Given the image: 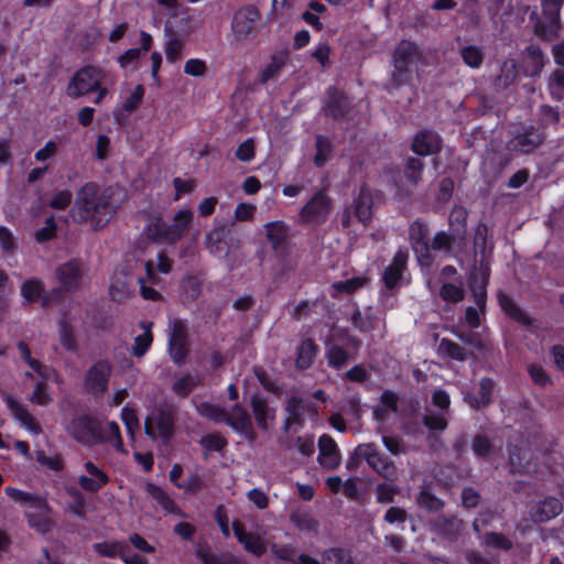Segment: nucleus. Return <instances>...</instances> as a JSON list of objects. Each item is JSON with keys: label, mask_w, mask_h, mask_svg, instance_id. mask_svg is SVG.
<instances>
[{"label": "nucleus", "mask_w": 564, "mask_h": 564, "mask_svg": "<svg viewBox=\"0 0 564 564\" xmlns=\"http://www.w3.org/2000/svg\"><path fill=\"white\" fill-rule=\"evenodd\" d=\"M73 213L75 221L87 223L94 230H98L111 220L117 207L108 189L100 191L97 183L87 182L77 192Z\"/></svg>", "instance_id": "1"}, {"label": "nucleus", "mask_w": 564, "mask_h": 564, "mask_svg": "<svg viewBox=\"0 0 564 564\" xmlns=\"http://www.w3.org/2000/svg\"><path fill=\"white\" fill-rule=\"evenodd\" d=\"M194 218L192 209L182 208L167 224L161 215L151 216L145 225L144 234L152 242L174 245L189 230Z\"/></svg>", "instance_id": "2"}, {"label": "nucleus", "mask_w": 564, "mask_h": 564, "mask_svg": "<svg viewBox=\"0 0 564 564\" xmlns=\"http://www.w3.org/2000/svg\"><path fill=\"white\" fill-rule=\"evenodd\" d=\"M564 0H541L542 12L532 11L529 15L533 34L550 42L558 37L562 29L561 11Z\"/></svg>", "instance_id": "3"}, {"label": "nucleus", "mask_w": 564, "mask_h": 564, "mask_svg": "<svg viewBox=\"0 0 564 564\" xmlns=\"http://www.w3.org/2000/svg\"><path fill=\"white\" fill-rule=\"evenodd\" d=\"M67 433L84 445L104 444L110 441L102 430L101 422L91 414L84 413L73 417L66 426Z\"/></svg>", "instance_id": "4"}, {"label": "nucleus", "mask_w": 564, "mask_h": 564, "mask_svg": "<svg viewBox=\"0 0 564 564\" xmlns=\"http://www.w3.org/2000/svg\"><path fill=\"white\" fill-rule=\"evenodd\" d=\"M419 55L417 45L409 40H402L392 54L393 72L391 83L394 88L408 85L412 80L411 66Z\"/></svg>", "instance_id": "5"}, {"label": "nucleus", "mask_w": 564, "mask_h": 564, "mask_svg": "<svg viewBox=\"0 0 564 564\" xmlns=\"http://www.w3.org/2000/svg\"><path fill=\"white\" fill-rule=\"evenodd\" d=\"M105 70L95 65H85L78 68L69 78L66 95L72 99L95 93L104 82Z\"/></svg>", "instance_id": "6"}, {"label": "nucleus", "mask_w": 564, "mask_h": 564, "mask_svg": "<svg viewBox=\"0 0 564 564\" xmlns=\"http://www.w3.org/2000/svg\"><path fill=\"white\" fill-rule=\"evenodd\" d=\"M511 138L507 142V148L511 152L519 154H531L538 150L546 140L545 132L533 126L521 123L511 132Z\"/></svg>", "instance_id": "7"}, {"label": "nucleus", "mask_w": 564, "mask_h": 564, "mask_svg": "<svg viewBox=\"0 0 564 564\" xmlns=\"http://www.w3.org/2000/svg\"><path fill=\"white\" fill-rule=\"evenodd\" d=\"M175 416L167 408H156L144 420V433L152 440L167 444L175 434Z\"/></svg>", "instance_id": "8"}, {"label": "nucleus", "mask_w": 564, "mask_h": 564, "mask_svg": "<svg viewBox=\"0 0 564 564\" xmlns=\"http://www.w3.org/2000/svg\"><path fill=\"white\" fill-rule=\"evenodd\" d=\"M332 204V198L324 189L316 191L300 209V221L313 227L323 225L329 217Z\"/></svg>", "instance_id": "9"}, {"label": "nucleus", "mask_w": 564, "mask_h": 564, "mask_svg": "<svg viewBox=\"0 0 564 564\" xmlns=\"http://www.w3.org/2000/svg\"><path fill=\"white\" fill-rule=\"evenodd\" d=\"M189 349L191 339L187 324L181 318H174L171 323L167 339V352L171 360L176 366H183L188 357Z\"/></svg>", "instance_id": "10"}, {"label": "nucleus", "mask_w": 564, "mask_h": 564, "mask_svg": "<svg viewBox=\"0 0 564 564\" xmlns=\"http://www.w3.org/2000/svg\"><path fill=\"white\" fill-rule=\"evenodd\" d=\"M409 237L419 264L421 267H431L434 263V257L430 248V230L427 225L420 219L414 220L410 225Z\"/></svg>", "instance_id": "11"}, {"label": "nucleus", "mask_w": 564, "mask_h": 564, "mask_svg": "<svg viewBox=\"0 0 564 564\" xmlns=\"http://www.w3.org/2000/svg\"><path fill=\"white\" fill-rule=\"evenodd\" d=\"M357 457L365 459L379 476L393 480L397 477V468L393 462L381 454L373 443L362 444L356 447Z\"/></svg>", "instance_id": "12"}, {"label": "nucleus", "mask_w": 564, "mask_h": 564, "mask_svg": "<svg viewBox=\"0 0 564 564\" xmlns=\"http://www.w3.org/2000/svg\"><path fill=\"white\" fill-rule=\"evenodd\" d=\"M111 365L108 360L100 359L96 361L85 373L84 387L88 393L95 397H101L108 390Z\"/></svg>", "instance_id": "13"}, {"label": "nucleus", "mask_w": 564, "mask_h": 564, "mask_svg": "<svg viewBox=\"0 0 564 564\" xmlns=\"http://www.w3.org/2000/svg\"><path fill=\"white\" fill-rule=\"evenodd\" d=\"M260 19L257 7L249 4L237 10L232 17L231 30L237 41L246 40L252 32L256 22Z\"/></svg>", "instance_id": "14"}, {"label": "nucleus", "mask_w": 564, "mask_h": 564, "mask_svg": "<svg viewBox=\"0 0 564 564\" xmlns=\"http://www.w3.org/2000/svg\"><path fill=\"white\" fill-rule=\"evenodd\" d=\"M408 260V250L400 248L395 251L391 262L384 268L381 281L388 291L392 292L400 285L406 270Z\"/></svg>", "instance_id": "15"}, {"label": "nucleus", "mask_w": 564, "mask_h": 564, "mask_svg": "<svg viewBox=\"0 0 564 564\" xmlns=\"http://www.w3.org/2000/svg\"><path fill=\"white\" fill-rule=\"evenodd\" d=\"M443 148V140L433 130L422 129L412 139L411 151L419 156L437 155Z\"/></svg>", "instance_id": "16"}, {"label": "nucleus", "mask_w": 564, "mask_h": 564, "mask_svg": "<svg viewBox=\"0 0 564 564\" xmlns=\"http://www.w3.org/2000/svg\"><path fill=\"white\" fill-rule=\"evenodd\" d=\"M55 279L66 293L79 289L83 280V270L77 260H68L55 269Z\"/></svg>", "instance_id": "17"}, {"label": "nucleus", "mask_w": 564, "mask_h": 564, "mask_svg": "<svg viewBox=\"0 0 564 564\" xmlns=\"http://www.w3.org/2000/svg\"><path fill=\"white\" fill-rule=\"evenodd\" d=\"M225 424L236 433L245 435L247 440H256L251 416L241 404L236 403L231 406L230 414L228 413Z\"/></svg>", "instance_id": "18"}, {"label": "nucleus", "mask_w": 564, "mask_h": 564, "mask_svg": "<svg viewBox=\"0 0 564 564\" xmlns=\"http://www.w3.org/2000/svg\"><path fill=\"white\" fill-rule=\"evenodd\" d=\"M349 111V101L344 91L335 86H330L326 90V101L324 105V113L335 120L344 118Z\"/></svg>", "instance_id": "19"}, {"label": "nucleus", "mask_w": 564, "mask_h": 564, "mask_svg": "<svg viewBox=\"0 0 564 564\" xmlns=\"http://www.w3.org/2000/svg\"><path fill=\"white\" fill-rule=\"evenodd\" d=\"M267 239L275 253H286L289 249L290 227L282 220L265 224Z\"/></svg>", "instance_id": "20"}, {"label": "nucleus", "mask_w": 564, "mask_h": 564, "mask_svg": "<svg viewBox=\"0 0 564 564\" xmlns=\"http://www.w3.org/2000/svg\"><path fill=\"white\" fill-rule=\"evenodd\" d=\"M496 382L490 377H482L479 380V389L477 393L467 392L464 401L475 411L487 408L492 402V395Z\"/></svg>", "instance_id": "21"}, {"label": "nucleus", "mask_w": 564, "mask_h": 564, "mask_svg": "<svg viewBox=\"0 0 564 564\" xmlns=\"http://www.w3.org/2000/svg\"><path fill=\"white\" fill-rule=\"evenodd\" d=\"M232 531L238 542L243 545V549L247 552L257 557H260L265 553L267 546L260 535L247 532L245 524L239 520H235L232 522Z\"/></svg>", "instance_id": "22"}, {"label": "nucleus", "mask_w": 564, "mask_h": 564, "mask_svg": "<svg viewBox=\"0 0 564 564\" xmlns=\"http://www.w3.org/2000/svg\"><path fill=\"white\" fill-rule=\"evenodd\" d=\"M84 467L90 477L85 475H80L78 477L77 482L83 490L90 494H96L110 481L108 474L100 469L93 462H86Z\"/></svg>", "instance_id": "23"}, {"label": "nucleus", "mask_w": 564, "mask_h": 564, "mask_svg": "<svg viewBox=\"0 0 564 564\" xmlns=\"http://www.w3.org/2000/svg\"><path fill=\"white\" fill-rule=\"evenodd\" d=\"M463 524V520L454 514H441L431 522L432 530L449 541L458 539Z\"/></svg>", "instance_id": "24"}, {"label": "nucleus", "mask_w": 564, "mask_h": 564, "mask_svg": "<svg viewBox=\"0 0 564 564\" xmlns=\"http://www.w3.org/2000/svg\"><path fill=\"white\" fill-rule=\"evenodd\" d=\"M6 404L12 416L29 432L34 435L42 433V427L36 419L13 397H6Z\"/></svg>", "instance_id": "25"}, {"label": "nucleus", "mask_w": 564, "mask_h": 564, "mask_svg": "<svg viewBox=\"0 0 564 564\" xmlns=\"http://www.w3.org/2000/svg\"><path fill=\"white\" fill-rule=\"evenodd\" d=\"M497 301L502 312L512 321L522 326H532L535 322L530 317L507 293L499 291Z\"/></svg>", "instance_id": "26"}, {"label": "nucleus", "mask_w": 564, "mask_h": 564, "mask_svg": "<svg viewBox=\"0 0 564 564\" xmlns=\"http://www.w3.org/2000/svg\"><path fill=\"white\" fill-rule=\"evenodd\" d=\"M286 416L283 420V432L288 433L292 426L297 425L303 427L305 425V404L304 400L300 397L292 395L288 399L285 404Z\"/></svg>", "instance_id": "27"}, {"label": "nucleus", "mask_w": 564, "mask_h": 564, "mask_svg": "<svg viewBox=\"0 0 564 564\" xmlns=\"http://www.w3.org/2000/svg\"><path fill=\"white\" fill-rule=\"evenodd\" d=\"M318 462L322 466L334 469L339 464V449L334 438L323 434L318 438Z\"/></svg>", "instance_id": "28"}, {"label": "nucleus", "mask_w": 564, "mask_h": 564, "mask_svg": "<svg viewBox=\"0 0 564 564\" xmlns=\"http://www.w3.org/2000/svg\"><path fill=\"white\" fill-rule=\"evenodd\" d=\"M562 510V502L557 498L546 497L532 508L531 518L534 522H547L558 516Z\"/></svg>", "instance_id": "29"}, {"label": "nucleus", "mask_w": 564, "mask_h": 564, "mask_svg": "<svg viewBox=\"0 0 564 564\" xmlns=\"http://www.w3.org/2000/svg\"><path fill=\"white\" fill-rule=\"evenodd\" d=\"M4 492L14 502L20 503L21 506H28L33 509L42 510L45 511V513L50 512V507L46 499L40 495L25 492L11 486L7 487Z\"/></svg>", "instance_id": "30"}, {"label": "nucleus", "mask_w": 564, "mask_h": 564, "mask_svg": "<svg viewBox=\"0 0 564 564\" xmlns=\"http://www.w3.org/2000/svg\"><path fill=\"white\" fill-rule=\"evenodd\" d=\"M373 197L367 185H361L357 197L354 198L351 208L357 219L367 224L372 217Z\"/></svg>", "instance_id": "31"}, {"label": "nucleus", "mask_w": 564, "mask_h": 564, "mask_svg": "<svg viewBox=\"0 0 564 564\" xmlns=\"http://www.w3.org/2000/svg\"><path fill=\"white\" fill-rule=\"evenodd\" d=\"M147 492L151 496L153 500L167 513L185 517L183 510L176 505L174 499L160 486L148 482L145 486Z\"/></svg>", "instance_id": "32"}, {"label": "nucleus", "mask_w": 564, "mask_h": 564, "mask_svg": "<svg viewBox=\"0 0 564 564\" xmlns=\"http://www.w3.org/2000/svg\"><path fill=\"white\" fill-rule=\"evenodd\" d=\"M271 553L279 560L294 564H322L318 560L307 555H296V549L290 544H272Z\"/></svg>", "instance_id": "33"}, {"label": "nucleus", "mask_w": 564, "mask_h": 564, "mask_svg": "<svg viewBox=\"0 0 564 564\" xmlns=\"http://www.w3.org/2000/svg\"><path fill=\"white\" fill-rule=\"evenodd\" d=\"M518 77V65L516 59H505L499 69V74L494 80V86L497 90H505L510 87Z\"/></svg>", "instance_id": "34"}, {"label": "nucleus", "mask_w": 564, "mask_h": 564, "mask_svg": "<svg viewBox=\"0 0 564 564\" xmlns=\"http://www.w3.org/2000/svg\"><path fill=\"white\" fill-rule=\"evenodd\" d=\"M317 351L318 347L312 338L303 339L296 350V368L301 370L308 369L313 365Z\"/></svg>", "instance_id": "35"}, {"label": "nucleus", "mask_w": 564, "mask_h": 564, "mask_svg": "<svg viewBox=\"0 0 564 564\" xmlns=\"http://www.w3.org/2000/svg\"><path fill=\"white\" fill-rule=\"evenodd\" d=\"M289 57L290 55L288 51H281L271 55L270 62L265 65L259 75V82L261 84H267L269 80L274 78L286 65Z\"/></svg>", "instance_id": "36"}, {"label": "nucleus", "mask_w": 564, "mask_h": 564, "mask_svg": "<svg viewBox=\"0 0 564 564\" xmlns=\"http://www.w3.org/2000/svg\"><path fill=\"white\" fill-rule=\"evenodd\" d=\"M152 326V322L142 321L139 323V327L143 329V333L134 338V344L131 350V354L134 357L140 358L149 351L153 343Z\"/></svg>", "instance_id": "37"}, {"label": "nucleus", "mask_w": 564, "mask_h": 564, "mask_svg": "<svg viewBox=\"0 0 564 564\" xmlns=\"http://www.w3.org/2000/svg\"><path fill=\"white\" fill-rule=\"evenodd\" d=\"M172 264L173 261L165 252H159L156 265H154L152 260H148L145 262L144 268L148 281L152 284L159 283L160 278L158 276L156 271L167 274L172 270Z\"/></svg>", "instance_id": "38"}, {"label": "nucleus", "mask_w": 564, "mask_h": 564, "mask_svg": "<svg viewBox=\"0 0 564 564\" xmlns=\"http://www.w3.org/2000/svg\"><path fill=\"white\" fill-rule=\"evenodd\" d=\"M250 406L252 409V413L254 415L257 425L260 430L267 431L269 414H270V408L268 399L256 393L250 399Z\"/></svg>", "instance_id": "39"}, {"label": "nucleus", "mask_w": 564, "mask_h": 564, "mask_svg": "<svg viewBox=\"0 0 564 564\" xmlns=\"http://www.w3.org/2000/svg\"><path fill=\"white\" fill-rule=\"evenodd\" d=\"M525 57L529 61L528 76H539L544 68L546 57L539 45L530 44L524 50Z\"/></svg>", "instance_id": "40"}, {"label": "nucleus", "mask_w": 564, "mask_h": 564, "mask_svg": "<svg viewBox=\"0 0 564 564\" xmlns=\"http://www.w3.org/2000/svg\"><path fill=\"white\" fill-rule=\"evenodd\" d=\"M44 288L45 285L42 280L31 278L22 282L20 293L25 303L35 304L42 297Z\"/></svg>", "instance_id": "41"}, {"label": "nucleus", "mask_w": 564, "mask_h": 564, "mask_svg": "<svg viewBox=\"0 0 564 564\" xmlns=\"http://www.w3.org/2000/svg\"><path fill=\"white\" fill-rule=\"evenodd\" d=\"M94 549L100 556L120 560L124 552H129V545L124 541H104L96 543Z\"/></svg>", "instance_id": "42"}, {"label": "nucleus", "mask_w": 564, "mask_h": 564, "mask_svg": "<svg viewBox=\"0 0 564 564\" xmlns=\"http://www.w3.org/2000/svg\"><path fill=\"white\" fill-rule=\"evenodd\" d=\"M468 212L460 205H455L448 216L449 231L459 238L466 234Z\"/></svg>", "instance_id": "43"}, {"label": "nucleus", "mask_w": 564, "mask_h": 564, "mask_svg": "<svg viewBox=\"0 0 564 564\" xmlns=\"http://www.w3.org/2000/svg\"><path fill=\"white\" fill-rule=\"evenodd\" d=\"M325 357L328 367L336 370L341 369L349 360V354L345 348L337 344L329 343H326Z\"/></svg>", "instance_id": "44"}, {"label": "nucleus", "mask_w": 564, "mask_h": 564, "mask_svg": "<svg viewBox=\"0 0 564 564\" xmlns=\"http://www.w3.org/2000/svg\"><path fill=\"white\" fill-rule=\"evenodd\" d=\"M198 414L214 423H225L228 412L225 408L210 403L208 401L200 402L196 405Z\"/></svg>", "instance_id": "45"}, {"label": "nucleus", "mask_w": 564, "mask_h": 564, "mask_svg": "<svg viewBox=\"0 0 564 564\" xmlns=\"http://www.w3.org/2000/svg\"><path fill=\"white\" fill-rule=\"evenodd\" d=\"M368 282V279L365 276H354L344 281H338L332 284V296H336L337 294H354L356 291L364 288Z\"/></svg>", "instance_id": "46"}, {"label": "nucleus", "mask_w": 564, "mask_h": 564, "mask_svg": "<svg viewBox=\"0 0 564 564\" xmlns=\"http://www.w3.org/2000/svg\"><path fill=\"white\" fill-rule=\"evenodd\" d=\"M323 564H355L351 551L344 547H329L322 553Z\"/></svg>", "instance_id": "47"}, {"label": "nucleus", "mask_w": 564, "mask_h": 564, "mask_svg": "<svg viewBox=\"0 0 564 564\" xmlns=\"http://www.w3.org/2000/svg\"><path fill=\"white\" fill-rule=\"evenodd\" d=\"M561 120V112L558 107L550 105H541L538 109V123L539 128L556 127Z\"/></svg>", "instance_id": "48"}, {"label": "nucleus", "mask_w": 564, "mask_h": 564, "mask_svg": "<svg viewBox=\"0 0 564 564\" xmlns=\"http://www.w3.org/2000/svg\"><path fill=\"white\" fill-rule=\"evenodd\" d=\"M438 351L453 360L465 361L468 358L467 350L448 338H442L438 344Z\"/></svg>", "instance_id": "49"}, {"label": "nucleus", "mask_w": 564, "mask_h": 564, "mask_svg": "<svg viewBox=\"0 0 564 564\" xmlns=\"http://www.w3.org/2000/svg\"><path fill=\"white\" fill-rule=\"evenodd\" d=\"M460 57L466 66L478 69L484 63L485 53L480 47L470 44L460 48Z\"/></svg>", "instance_id": "50"}, {"label": "nucleus", "mask_w": 564, "mask_h": 564, "mask_svg": "<svg viewBox=\"0 0 564 564\" xmlns=\"http://www.w3.org/2000/svg\"><path fill=\"white\" fill-rule=\"evenodd\" d=\"M316 153L313 159V163L316 167H323L330 156L333 151L330 140L325 135H317L316 141Z\"/></svg>", "instance_id": "51"}, {"label": "nucleus", "mask_w": 564, "mask_h": 564, "mask_svg": "<svg viewBox=\"0 0 564 564\" xmlns=\"http://www.w3.org/2000/svg\"><path fill=\"white\" fill-rule=\"evenodd\" d=\"M471 449L478 459H487L494 452V444L489 436L477 433L473 438Z\"/></svg>", "instance_id": "52"}, {"label": "nucleus", "mask_w": 564, "mask_h": 564, "mask_svg": "<svg viewBox=\"0 0 564 564\" xmlns=\"http://www.w3.org/2000/svg\"><path fill=\"white\" fill-rule=\"evenodd\" d=\"M457 238L459 237L452 231H438L433 237L432 242H430L431 251H445L449 253Z\"/></svg>", "instance_id": "53"}, {"label": "nucleus", "mask_w": 564, "mask_h": 564, "mask_svg": "<svg viewBox=\"0 0 564 564\" xmlns=\"http://www.w3.org/2000/svg\"><path fill=\"white\" fill-rule=\"evenodd\" d=\"M551 97L561 100L564 97V68L553 69L547 80Z\"/></svg>", "instance_id": "54"}, {"label": "nucleus", "mask_w": 564, "mask_h": 564, "mask_svg": "<svg viewBox=\"0 0 564 564\" xmlns=\"http://www.w3.org/2000/svg\"><path fill=\"white\" fill-rule=\"evenodd\" d=\"M416 501L422 509L429 512H438L445 506L443 499L438 498L436 495L425 489L419 492Z\"/></svg>", "instance_id": "55"}, {"label": "nucleus", "mask_w": 564, "mask_h": 564, "mask_svg": "<svg viewBox=\"0 0 564 564\" xmlns=\"http://www.w3.org/2000/svg\"><path fill=\"white\" fill-rule=\"evenodd\" d=\"M59 343L66 351H78V343L74 336L73 327L66 321L59 323Z\"/></svg>", "instance_id": "56"}, {"label": "nucleus", "mask_w": 564, "mask_h": 564, "mask_svg": "<svg viewBox=\"0 0 564 564\" xmlns=\"http://www.w3.org/2000/svg\"><path fill=\"white\" fill-rule=\"evenodd\" d=\"M422 423L431 432H443L448 426V417L443 412H430L423 416Z\"/></svg>", "instance_id": "57"}, {"label": "nucleus", "mask_w": 564, "mask_h": 564, "mask_svg": "<svg viewBox=\"0 0 564 564\" xmlns=\"http://www.w3.org/2000/svg\"><path fill=\"white\" fill-rule=\"evenodd\" d=\"M352 325L362 333L372 332L376 329L378 324L377 315L369 313L362 315L358 310L351 315Z\"/></svg>", "instance_id": "58"}, {"label": "nucleus", "mask_w": 564, "mask_h": 564, "mask_svg": "<svg viewBox=\"0 0 564 564\" xmlns=\"http://www.w3.org/2000/svg\"><path fill=\"white\" fill-rule=\"evenodd\" d=\"M484 543L486 546L508 552L512 549V541L503 533L487 532L484 535Z\"/></svg>", "instance_id": "59"}, {"label": "nucleus", "mask_w": 564, "mask_h": 564, "mask_svg": "<svg viewBox=\"0 0 564 564\" xmlns=\"http://www.w3.org/2000/svg\"><path fill=\"white\" fill-rule=\"evenodd\" d=\"M200 446L210 452H223L227 445V440L219 433H208L199 440Z\"/></svg>", "instance_id": "60"}, {"label": "nucleus", "mask_w": 564, "mask_h": 564, "mask_svg": "<svg viewBox=\"0 0 564 564\" xmlns=\"http://www.w3.org/2000/svg\"><path fill=\"white\" fill-rule=\"evenodd\" d=\"M197 382L191 373H186L178 378L172 384V391L180 398H187L196 388Z\"/></svg>", "instance_id": "61"}, {"label": "nucleus", "mask_w": 564, "mask_h": 564, "mask_svg": "<svg viewBox=\"0 0 564 564\" xmlns=\"http://www.w3.org/2000/svg\"><path fill=\"white\" fill-rule=\"evenodd\" d=\"M424 163L414 156L408 158L405 162V177L412 184H417L422 178V173L424 171Z\"/></svg>", "instance_id": "62"}, {"label": "nucleus", "mask_w": 564, "mask_h": 564, "mask_svg": "<svg viewBox=\"0 0 564 564\" xmlns=\"http://www.w3.org/2000/svg\"><path fill=\"white\" fill-rule=\"evenodd\" d=\"M57 224L54 216H48L45 219V225L34 232V238L39 243H44L53 240L56 237Z\"/></svg>", "instance_id": "63"}, {"label": "nucleus", "mask_w": 564, "mask_h": 564, "mask_svg": "<svg viewBox=\"0 0 564 564\" xmlns=\"http://www.w3.org/2000/svg\"><path fill=\"white\" fill-rule=\"evenodd\" d=\"M25 518L30 528L35 529L40 533H46L52 528V522L45 513L25 512Z\"/></svg>", "instance_id": "64"}]
</instances>
